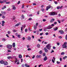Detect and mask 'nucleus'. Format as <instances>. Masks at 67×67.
I'll return each instance as SVG.
<instances>
[{
    "label": "nucleus",
    "instance_id": "nucleus-3",
    "mask_svg": "<svg viewBox=\"0 0 67 67\" xmlns=\"http://www.w3.org/2000/svg\"><path fill=\"white\" fill-rule=\"evenodd\" d=\"M7 47L8 48H12V46L10 44H7Z\"/></svg>",
    "mask_w": 67,
    "mask_h": 67
},
{
    "label": "nucleus",
    "instance_id": "nucleus-53",
    "mask_svg": "<svg viewBox=\"0 0 67 67\" xmlns=\"http://www.w3.org/2000/svg\"><path fill=\"white\" fill-rule=\"evenodd\" d=\"M31 50L30 48H28V51H31Z\"/></svg>",
    "mask_w": 67,
    "mask_h": 67
},
{
    "label": "nucleus",
    "instance_id": "nucleus-63",
    "mask_svg": "<svg viewBox=\"0 0 67 67\" xmlns=\"http://www.w3.org/2000/svg\"><path fill=\"white\" fill-rule=\"evenodd\" d=\"M8 52H11V51L10 50H8Z\"/></svg>",
    "mask_w": 67,
    "mask_h": 67
},
{
    "label": "nucleus",
    "instance_id": "nucleus-47",
    "mask_svg": "<svg viewBox=\"0 0 67 67\" xmlns=\"http://www.w3.org/2000/svg\"><path fill=\"white\" fill-rule=\"evenodd\" d=\"M0 3H3V1H0Z\"/></svg>",
    "mask_w": 67,
    "mask_h": 67
},
{
    "label": "nucleus",
    "instance_id": "nucleus-17",
    "mask_svg": "<svg viewBox=\"0 0 67 67\" xmlns=\"http://www.w3.org/2000/svg\"><path fill=\"white\" fill-rule=\"evenodd\" d=\"M34 28L35 30H36V29H37V26L36 25H35L34 26Z\"/></svg>",
    "mask_w": 67,
    "mask_h": 67
},
{
    "label": "nucleus",
    "instance_id": "nucleus-21",
    "mask_svg": "<svg viewBox=\"0 0 67 67\" xmlns=\"http://www.w3.org/2000/svg\"><path fill=\"white\" fill-rule=\"evenodd\" d=\"M19 58H22V55H19Z\"/></svg>",
    "mask_w": 67,
    "mask_h": 67
},
{
    "label": "nucleus",
    "instance_id": "nucleus-34",
    "mask_svg": "<svg viewBox=\"0 0 67 67\" xmlns=\"http://www.w3.org/2000/svg\"><path fill=\"white\" fill-rule=\"evenodd\" d=\"M2 23L3 24H4V23H5V22L4 21V20H3V21H2Z\"/></svg>",
    "mask_w": 67,
    "mask_h": 67
},
{
    "label": "nucleus",
    "instance_id": "nucleus-60",
    "mask_svg": "<svg viewBox=\"0 0 67 67\" xmlns=\"http://www.w3.org/2000/svg\"><path fill=\"white\" fill-rule=\"evenodd\" d=\"M38 23H37L36 24V25L37 26L38 25Z\"/></svg>",
    "mask_w": 67,
    "mask_h": 67
},
{
    "label": "nucleus",
    "instance_id": "nucleus-50",
    "mask_svg": "<svg viewBox=\"0 0 67 67\" xmlns=\"http://www.w3.org/2000/svg\"><path fill=\"white\" fill-rule=\"evenodd\" d=\"M2 26H4V24L2 23Z\"/></svg>",
    "mask_w": 67,
    "mask_h": 67
},
{
    "label": "nucleus",
    "instance_id": "nucleus-25",
    "mask_svg": "<svg viewBox=\"0 0 67 67\" xmlns=\"http://www.w3.org/2000/svg\"><path fill=\"white\" fill-rule=\"evenodd\" d=\"M43 53V52H42V51L41 50L40 52H39V53L40 54H41Z\"/></svg>",
    "mask_w": 67,
    "mask_h": 67
},
{
    "label": "nucleus",
    "instance_id": "nucleus-1",
    "mask_svg": "<svg viewBox=\"0 0 67 67\" xmlns=\"http://www.w3.org/2000/svg\"><path fill=\"white\" fill-rule=\"evenodd\" d=\"M49 14L50 15H57V13L55 12H50L49 13Z\"/></svg>",
    "mask_w": 67,
    "mask_h": 67
},
{
    "label": "nucleus",
    "instance_id": "nucleus-19",
    "mask_svg": "<svg viewBox=\"0 0 67 67\" xmlns=\"http://www.w3.org/2000/svg\"><path fill=\"white\" fill-rule=\"evenodd\" d=\"M31 40V37L30 36H28L27 37V40H28V41H29V40Z\"/></svg>",
    "mask_w": 67,
    "mask_h": 67
},
{
    "label": "nucleus",
    "instance_id": "nucleus-43",
    "mask_svg": "<svg viewBox=\"0 0 67 67\" xmlns=\"http://www.w3.org/2000/svg\"><path fill=\"white\" fill-rule=\"evenodd\" d=\"M43 56H45L46 55L45 53H43Z\"/></svg>",
    "mask_w": 67,
    "mask_h": 67
},
{
    "label": "nucleus",
    "instance_id": "nucleus-8",
    "mask_svg": "<svg viewBox=\"0 0 67 67\" xmlns=\"http://www.w3.org/2000/svg\"><path fill=\"white\" fill-rule=\"evenodd\" d=\"M47 60V57L46 56H45V57L44 58L43 60L44 61H46V60Z\"/></svg>",
    "mask_w": 67,
    "mask_h": 67
},
{
    "label": "nucleus",
    "instance_id": "nucleus-16",
    "mask_svg": "<svg viewBox=\"0 0 67 67\" xmlns=\"http://www.w3.org/2000/svg\"><path fill=\"white\" fill-rule=\"evenodd\" d=\"M12 9L13 10H16V7H15L14 6H12Z\"/></svg>",
    "mask_w": 67,
    "mask_h": 67
},
{
    "label": "nucleus",
    "instance_id": "nucleus-41",
    "mask_svg": "<svg viewBox=\"0 0 67 67\" xmlns=\"http://www.w3.org/2000/svg\"><path fill=\"white\" fill-rule=\"evenodd\" d=\"M46 35H48V32H46Z\"/></svg>",
    "mask_w": 67,
    "mask_h": 67
},
{
    "label": "nucleus",
    "instance_id": "nucleus-39",
    "mask_svg": "<svg viewBox=\"0 0 67 67\" xmlns=\"http://www.w3.org/2000/svg\"><path fill=\"white\" fill-rule=\"evenodd\" d=\"M64 54H65V53H64V52H62L61 53V55H64Z\"/></svg>",
    "mask_w": 67,
    "mask_h": 67
},
{
    "label": "nucleus",
    "instance_id": "nucleus-31",
    "mask_svg": "<svg viewBox=\"0 0 67 67\" xmlns=\"http://www.w3.org/2000/svg\"><path fill=\"white\" fill-rule=\"evenodd\" d=\"M8 34H11V32L10 31H8Z\"/></svg>",
    "mask_w": 67,
    "mask_h": 67
},
{
    "label": "nucleus",
    "instance_id": "nucleus-2",
    "mask_svg": "<svg viewBox=\"0 0 67 67\" xmlns=\"http://www.w3.org/2000/svg\"><path fill=\"white\" fill-rule=\"evenodd\" d=\"M46 47H47V49H48L49 50H50L51 47V46L50 44H48L46 46Z\"/></svg>",
    "mask_w": 67,
    "mask_h": 67
},
{
    "label": "nucleus",
    "instance_id": "nucleus-6",
    "mask_svg": "<svg viewBox=\"0 0 67 67\" xmlns=\"http://www.w3.org/2000/svg\"><path fill=\"white\" fill-rule=\"evenodd\" d=\"M62 47L63 48H67V46L66 45L63 44L62 45Z\"/></svg>",
    "mask_w": 67,
    "mask_h": 67
},
{
    "label": "nucleus",
    "instance_id": "nucleus-46",
    "mask_svg": "<svg viewBox=\"0 0 67 67\" xmlns=\"http://www.w3.org/2000/svg\"><path fill=\"white\" fill-rule=\"evenodd\" d=\"M2 18L3 19H4V18H5V16H2Z\"/></svg>",
    "mask_w": 67,
    "mask_h": 67
},
{
    "label": "nucleus",
    "instance_id": "nucleus-52",
    "mask_svg": "<svg viewBox=\"0 0 67 67\" xmlns=\"http://www.w3.org/2000/svg\"><path fill=\"white\" fill-rule=\"evenodd\" d=\"M23 27H21V31H23Z\"/></svg>",
    "mask_w": 67,
    "mask_h": 67
},
{
    "label": "nucleus",
    "instance_id": "nucleus-40",
    "mask_svg": "<svg viewBox=\"0 0 67 67\" xmlns=\"http://www.w3.org/2000/svg\"><path fill=\"white\" fill-rule=\"evenodd\" d=\"M54 3H55V4H57L58 3L56 1H54Z\"/></svg>",
    "mask_w": 67,
    "mask_h": 67
},
{
    "label": "nucleus",
    "instance_id": "nucleus-24",
    "mask_svg": "<svg viewBox=\"0 0 67 67\" xmlns=\"http://www.w3.org/2000/svg\"><path fill=\"white\" fill-rule=\"evenodd\" d=\"M37 46L38 48H39L40 47V45L39 44H38L37 45Z\"/></svg>",
    "mask_w": 67,
    "mask_h": 67
},
{
    "label": "nucleus",
    "instance_id": "nucleus-61",
    "mask_svg": "<svg viewBox=\"0 0 67 67\" xmlns=\"http://www.w3.org/2000/svg\"><path fill=\"white\" fill-rule=\"evenodd\" d=\"M27 29H25V32H27Z\"/></svg>",
    "mask_w": 67,
    "mask_h": 67
},
{
    "label": "nucleus",
    "instance_id": "nucleus-30",
    "mask_svg": "<svg viewBox=\"0 0 67 67\" xmlns=\"http://www.w3.org/2000/svg\"><path fill=\"white\" fill-rule=\"evenodd\" d=\"M6 1H7V0H4L3 1V3H5Z\"/></svg>",
    "mask_w": 67,
    "mask_h": 67
},
{
    "label": "nucleus",
    "instance_id": "nucleus-20",
    "mask_svg": "<svg viewBox=\"0 0 67 67\" xmlns=\"http://www.w3.org/2000/svg\"><path fill=\"white\" fill-rule=\"evenodd\" d=\"M12 31L13 32H14V33L15 32H16L18 31L17 30H15V29H13V30H12Z\"/></svg>",
    "mask_w": 67,
    "mask_h": 67
},
{
    "label": "nucleus",
    "instance_id": "nucleus-26",
    "mask_svg": "<svg viewBox=\"0 0 67 67\" xmlns=\"http://www.w3.org/2000/svg\"><path fill=\"white\" fill-rule=\"evenodd\" d=\"M58 30V28L57 27H56L54 29V31H56L57 30Z\"/></svg>",
    "mask_w": 67,
    "mask_h": 67
},
{
    "label": "nucleus",
    "instance_id": "nucleus-44",
    "mask_svg": "<svg viewBox=\"0 0 67 67\" xmlns=\"http://www.w3.org/2000/svg\"><path fill=\"white\" fill-rule=\"evenodd\" d=\"M43 22H45L46 21V19H43Z\"/></svg>",
    "mask_w": 67,
    "mask_h": 67
},
{
    "label": "nucleus",
    "instance_id": "nucleus-9",
    "mask_svg": "<svg viewBox=\"0 0 67 67\" xmlns=\"http://www.w3.org/2000/svg\"><path fill=\"white\" fill-rule=\"evenodd\" d=\"M63 6H58L57 7V9H62L63 8Z\"/></svg>",
    "mask_w": 67,
    "mask_h": 67
},
{
    "label": "nucleus",
    "instance_id": "nucleus-36",
    "mask_svg": "<svg viewBox=\"0 0 67 67\" xmlns=\"http://www.w3.org/2000/svg\"><path fill=\"white\" fill-rule=\"evenodd\" d=\"M54 51L53 50H52V51L51 52V53H54Z\"/></svg>",
    "mask_w": 67,
    "mask_h": 67
},
{
    "label": "nucleus",
    "instance_id": "nucleus-10",
    "mask_svg": "<svg viewBox=\"0 0 67 67\" xmlns=\"http://www.w3.org/2000/svg\"><path fill=\"white\" fill-rule=\"evenodd\" d=\"M47 29H52V27H51V25H49L47 26Z\"/></svg>",
    "mask_w": 67,
    "mask_h": 67
},
{
    "label": "nucleus",
    "instance_id": "nucleus-13",
    "mask_svg": "<svg viewBox=\"0 0 67 67\" xmlns=\"http://www.w3.org/2000/svg\"><path fill=\"white\" fill-rule=\"evenodd\" d=\"M13 47H15V43L13 42Z\"/></svg>",
    "mask_w": 67,
    "mask_h": 67
},
{
    "label": "nucleus",
    "instance_id": "nucleus-29",
    "mask_svg": "<svg viewBox=\"0 0 67 67\" xmlns=\"http://www.w3.org/2000/svg\"><path fill=\"white\" fill-rule=\"evenodd\" d=\"M19 26V24H17L15 25V26Z\"/></svg>",
    "mask_w": 67,
    "mask_h": 67
},
{
    "label": "nucleus",
    "instance_id": "nucleus-58",
    "mask_svg": "<svg viewBox=\"0 0 67 67\" xmlns=\"http://www.w3.org/2000/svg\"><path fill=\"white\" fill-rule=\"evenodd\" d=\"M23 40H25V37H23Z\"/></svg>",
    "mask_w": 67,
    "mask_h": 67
},
{
    "label": "nucleus",
    "instance_id": "nucleus-33",
    "mask_svg": "<svg viewBox=\"0 0 67 67\" xmlns=\"http://www.w3.org/2000/svg\"><path fill=\"white\" fill-rule=\"evenodd\" d=\"M57 63L58 64H60V62H59L58 61H57Z\"/></svg>",
    "mask_w": 67,
    "mask_h": 67
},
{
    "label": "nucleus",
    "instance_id": "nucleus-12",
    "mask_svg": "<svg viewBox=\"0 0 67 67\" xmlns=\"http://www.w3.org/2000/svg\"><path fill=\"white\" fill-rule=\"evenodd\" d=\"M3 64L4 65H8V62H4Z\"/></svg>",
    "mask_w": 67,
    "mask_h": 67
},
{
    "label": "nucleus",
    "instance_id": "nucleus-48",
    "mask_svg": "<svg viewBox=\"0 0 67 67\" xmlns=\"http://www.w3.org/2000/svg\"><path fill=\"white\" fill-rule=\"evenodd\" d=\"M20 1H19L18 2V3H17V4H20Z\"/></svg>",
    "mask_w": 67,
    "mask_h": 67
},
{
    "label": "nucleus",
    "instance_id": "nucleus-7",
    "mask_svg": "<svg viewBox=\"0 0 67 67\" xmlns=\"http://www.w3.org/2000/svg\"><path fill=\"white\" fill-rule=\"evenodd\" d=\"M59 33H60V34H63L64 33V31H63L60 30H59Z\"/></svg>",
    "mask_w": 67,
    "mask_h": 67
},
{
    "label": "nucleus",
    "instance_id": "nucleus-42",
    "mask_svg": "<svg viewBox=\"0 0 67 67\" xmlns=\"http://www.w3.org/2000/svg\"><path fill=\"white\" fill-rule=\"evenodd\" d=\"M65 39H66V40H67V35H66Z\"/></svg>",
    "mask_w": 67,
    "mask_h": 67
},
{
    "label": "nucleus",
    "instance_id": "nucleus-28",
    "mask_svg": "<svg viewBox=\"0 0 67 67\" xmlns=\"http://www.w3.org/2000/svg\"><path fill=\"white\" fill-rule=\"evenodd\" d=\"M1 13L3 14H5V12H2Z\"/></svg>",
    "mask_w": 67,
    "mask_h": 67
},
{
    "label": "nucleus",
    "instance_id": "nucleus-15",
    "mask_svg": "<svg viewBox=\"0 0 67 67\" xmlns=\"http://www.w3.org/2000/svg\"><path fill=\"white\" fill-rule=\"evenodd\" d=\"M55 21V19L54 18L52 19L51 21H50V22L52 23V22H53V21Z\"/></svg>",
    "mask_w": 67,
    "mask_h": 67
},
{
    "label": "nucleus",
    "instance_id": "nucleus-37",
    "mask_svg": "<svg viewBox=\"0 0 67 67\" xmlns=\"http://www.w3.org/2000/svg\"><path fill=\"white\" fill-rule=\"evenodd\" d=\"M59 38H60V39H61L62 38V37L61 36H60L58 37Z\"/></svg>",
    "mask_w": 67,
    "mask_h": 67
},
{
    "label": "nucleus",
    "instance_id": "nucleus-45",
    "mask_svg": "<svg viewBox=\"0 0 67 67\" xmlns=\"http://www.w3.org/2000/svg\"><path fill=\"white\" fill-rule=\"evenodd\" d=\"M13 20H15V17L14 16H13Z\"/></svg>",
    "mask_w": 67,
    "mask_h": 67
},
{
    "label": "nucleus",
    "instance_id": "nucleus-64",
    "mask_svg": "<svg viewBox=\"0 0 67 67\" xmlns=\"http://www.w3.org/2000/svg\"><path fill=\"white\" fill-rule=\"evenodd\" d=\"M54 26V24H52L51 25L52 26Z\"/></svg>",
    "mask_w": 67,
    "mask_h": 67
},
{
    "label": "nucleus",
    "instance_id": "nucleus-38",
    "mask_svg": "<svg viewBox=\"0 0 67 67\" xmlns=\"http://www.w3.org/2000/svg\"><path fill=\"white\" fill-rule=\"evenodd\" d=\"M10 10H11V9H10V8H9L7 9V10L8 11H10Z\"/></svg>",
    "mask_w": 67,
    "mask_h": 67
},
{
    "label": "nucleus",
    "instance_id": "nucleus-11",
    "mask_svg": "<svg viewBox=\"0 0 67 67\" xmlns=\"http://www.w3.org/2000/svg\"><path fill=\"white\" fill-rule=\"evenodd\" d=\"M44 50L45 52H46V53H47L48 52V50L47 49V48H44Z\"/></svg>",
    "mask_w": 67,
    "mask_h": 67
},
{
    "label": "nucleus",
    "instance_id": "nucleus-27",
    "mask_svg": "<svg viewBox=\"0 0 67 67\" xmlns=\"http://www.w3.org/2000/svg\"><path fill=\"white\" fill-rule=\"evenodd\" d=\"M25 26H26V25H24L22 26V27H23V28H25Z\"/></svg>",
    "mask_w": 67,
    "mask_h": 67
},
{
    "label": "nucleus",
    "instance_id": "nucleus-22",
    "mask_svg": "<svg viewBox=\"0 0 67 67\" xmlns=\"http://www.w3.org/2000/svg\"><path fill=\"white\" fill-rule=\"evenodd\" d=\"M8 59H10V58H12V57L11 56H8L7 57Z\"/></svg>",
    "mask_w": 67,
    "mask_h": 67
},
{
    "label": "nucleus",
    "instance_id": "nucleus-5",
    "mask_svg": "<svg viewBox=\"0 0 67 67\" xmlns=\"http://www.w3.org/2000/svg\"><path fill=\"white\" fill-rule=\"evenodd\" d=\"M36 57L37 58H41V57H42V56H41V55H37L36 56Z\"/></svg>",
    "mask_w": 67,
    "mask_h": 67
},
{
    "label": "nucleus",
    "instance_id": "nucleus-35",
    "mask_svg": "<svg viewBox=\"0 0 67 67\" xmlns=\"http://www.w3.org/2000/svg\"><path fill=\"white\" fill-rule=\"evenodd\" d=\"M18 62V60L17 59H16V60L15 61V63H16V62Z\"/></svg>",
    "mask_w": 67,
    "mask_h": 67
},
{
    "label": "nucleus",
    "instance_id": "nucleus-18",
    "mask_svg": "<svg viewBox=\"0 0 67 67\" xmlns=\"http://www.w3.org/2000/svg\"><path fill=\"white\" fill-rule=\"evenodd\" d=\"M22 19H24V16L22 14L21 15Z\"/></svg>",
    "mask_w": 67,
    "mask_h": 67
},
{
    "label": "nucleus",
    "instance_id": "nucleus-49",
    "mask_svg": "<svg viewBox=\"0 0 67 67\" xmlns=\"http://www.w3.org/2000/svg\"><path fill=\"white\" fill-rule=\"evenodd\" d=\"M27 48H29V47H30V46L29 45H27Z\"/></svg>",
    "mask_w": 67,
    "mask_h": 67
},
{
    "label": "nucleus",
    "instance_id": "nucleus-32",
    "mask_svg": "<svg viewBox=\"0 0 67 67\" xmlns=\"http://www.w3.org/2000/svg\"><path fill=\"white\" fill-rule=\"evenodd\" d=\"M20 36H21V35H18V37L19 38H21V37H20Z\"/></svg>",
    "mask_w": 67,
    "mask_h": 67
},
{
    "label": "nucleus",
    "instance_id": "nucleus-59",
    "mask_svg": "<svg viewBox=\"0 0 67 67\" xmlns=\"http://www.w3.org/2000/svg\"><path fill=\"white\" fill-rule=\"evenodd\" d=\"M22 66L23 67H24V64H23L22 65Z\"/></svg>",
    "mask_w": 67,
    "mask_h": 67
},
{
    "label": "nucleus",
    "instance_id": "nucleus-14",
    "mask_svg": "<svg viewBox=\"0 0 67 67\" xmlns=\"http://www.w3.org/2000/svg\"><path fill=\"white\" fill-rule=\"evenodd\" d=\"M4 61L3 60H2L0 61V63L1 64H3L4 63Z\"/></svg>",
    "mask_w": 67,
    "mask_h": 67
},
{
    "label": "nucleus",
    "instance_id": "nucleus-4",
    "mask_svg": "<svg viewBox=\"0 0 67 67\" xmlns=\"http://www.w3.org/2000/svg\"><path fill=\"white\" fill-rule=\"evenodd\" d=\"M51 5H48L46 7V10L48 11L49 9H51Z\"/></svg>",
    "mask_w": 67,
    "mask_h": 67
},
{
    "label": "nucleus",
    "instance_id": "nucleus-55",
    "mask_svg": "<svg viewBox=\"0 0 67 67\" xmlns=\"http://www.w3.org/2000/svg\"><path fill=\"white\" fill-rule=\"evenodd\" d=\"M24 5L23 4L22 6V8H24Z\"/></svg>",
    "mask_w": 67,
    "mask_h": 67
},
{
    "label": "nucleus",
    "instance_id": "nucleus-57",
    "mask_svg": "<svg viewBox=\"0 0 67 67\" xmlns=\"http://www.w3.org/2000/svg\"><path fill=\"white\" fill-rule=\"evenodd\" d=\"M58 21L59 23H60V21L59 20H58Z\"/></svg>",
    "mask_w": 67,
    "mask_h": 67
},
{
    "label": "nucleus",
    "instance_id": "nucleus-23",
    "mask_svg": "<svg viewBox=\"0 0 67 67\" xmlns=\"http://www.w3.org/2000/svg\"><path fill=\"white\" fill-rule=\"evenodd\" d=\"M25 66L27 67H30V65H28V64H25Z\"/></svg>",
    "mask_w": 67,
    "mask_h": 67
},
{
    "label": "nucleus",
    "instance_id": "nucleus-51",
    "mask_svg": "<svg viewBox=\"0 0 67 67\" xmlns=\"http://www.w3.org/2000/svg\"><path fill=\"white\" fill-rule=\"evenodd\" d=\"M55 60H53V59H52V62H53V63H55Z\"/></svg>",
    "mask_w": 67,
    "mask_h": 67
},
{
    "label": "nucleus",
    "instance_id": "nucleus-62",
    "mask_svg": "<svg viewBox=\"0 0 67 67\" xmlns=\"http://www.w3.org/2000/svg\"><path fill=\"white\" fill-rule=\"evenodd\" d=\"M33 5H36V3H33Z\"/></svg>",
    "mask_w": 67,
    "mask_h": 67
},
{
    "label": "nucleus",
    "instance_id": "nucleus-56",
    "mask_svg": "<svg viewBox=\"0 0 67 67\" xmlns=\"http://www.w3.org/2000/svg\"><path fill=\"white\" fill-rule=\"evenodd\" d=\"M56 58H55V57H53V59L54 60H55V59Z\"/></svg>",
    "mask_w": 67,
    "mask_h": 67
},
{
    "label": "nucleus",
    "instance_id": "nucleus-54",
    "mask_svg": "<svg viewBox=\"0 0 67 67\" xmlns=\"http://www.w3.org/2000/svg\"><path fill=\"white\" fill-rule=\"evenodd\" d=\"M67 44V42H65L64 43V44L63 45H66Z\"/></svg>",
    "mask_w": 67,
    "mask_h": 67
}]
</instances>
